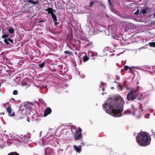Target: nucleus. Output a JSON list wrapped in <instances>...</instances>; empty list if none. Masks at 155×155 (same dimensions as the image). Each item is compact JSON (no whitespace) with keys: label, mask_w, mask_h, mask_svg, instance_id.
<instances>
[{"label":"nucleus","mask_w":155,"mask_h":155,"mask_svg":"<svg viewBox=\"0 0 155 155\" xmlns=\"http://www.w3.org/2000/svg\"><path fill=\"white\" fill-rule=\"evenodd\" d=\"M124 103L123 98L119 96L115 99L112 97L108 99L103 105V107L106 113L114 117H119L122 115L123 109L121 106Z\"/></svg>","instance_id":"f257e3e1"},{"label":"nucleus","mask_w":155,"mask_h":155,"mask_svg":"<svg viewBox=\"0 0 155 155\" xmlns=\"http://www.w3.org/2000/svg\"><path fill=\"white\" fill-rule=\"evenodd\" d=\"M138 144L141 146H146L150 143L151 138L148 134L144 132L139 133L136 137Z\"/></svg>","instance_id":"f03ea898"},{"label":"nucleus","mask_w":155,"mask_h":155,"mask_svg":"<svg viewBox=\"0 0 155 155\" xmlns=\"http://www.w3.org/2000/svg\"><path fill=\"white\" fill-rule=\"evenodd\" d=\"M136 91L131 90L130 92L128 93L127 95V98L129 101H134L136 98V96L135 93Z\"/></svg>","instance_id":"7ed1b4c3"},{"label":"nucleus","mask_w":155,"mask_h":155,"mask_svg":"<svg viewBox=\"0 0 155 155\" xmlns=\"http://www.w3.org/2000/svg\"><path fill=\"white\" fill-rule=\"evenodd\" d=\"M81 129L79 127L76 130L74 135V138L76 140H78L82 138Z\"/></svg>","instance_id":"20e7f679"},{"label":"nucleus","mask_w":155,"mask_h":155,"mask_svg":"<svg viewBox=\"0 0 155 155\" xmlns=\"http://www.w3.org/2000/svg\"><path fill=\"white\" fill-rule=\"evenodd\" d=\"M45 153L46 155L53 154L54 153V150L50 147H46L45 149Z\"/></svg>","instance_id":"39448f33"},{"label":"nucleus","mask_w":155,"mask_h":155,"mask_svg":"<svg viewBox=\"0 0 155 155\" xmlns=\"http://www.w3.org/2000/svg\"><path fill=\"white\" fill-rule=\"evenodd\" d=\"M51 109L50 107H47L46 109L45 110V111L43 115L44 117H45L48 116V115L51 114Z\"/></svg>","instance_id":"423d86ee"},{"label":"nucleus","mask_w":155,"mask_h":155,"mask_svg":"<svg viewBox=\"0 0 155 155\" xmlns=\"http://www.w3.org/2000/svg\"><path fill=\"white\" fill-rule=\"evenodd\" d=\"M6 110L8 113L10 117H14L15 116V112H13L12 114L11 113L12 112V109L11 107L9 106L7 107L6 108Z\"/></svg>","instance_id":"0eeeda50"},{"label":"nucleus","mask_w":155,"mask_h":155,"mask_svg":"<svg viewBox=\"0 0 155 155\" xmlns=\"http://www.w3.org/2000/svg\"><path fill=\"white\" fill-rule=\"evenodd\" d=\"M130 34H128L123 35L122 37V39L124 41H128L130 38Z\"/></svg>","instance_id":"6e6552de"},{"label":"nucleus","mask_w":155,"mask_h":155,"mask_svg":"<svg viewBox=\"0 0 155 155\" xmlns=\"http://www.w3.org/2000/svg\"><path fill=\"white\" fill-rule=\"evenodd\" d=\"M123 114H132L133 115H135V112H132L131 110L130 109H129L124 111Z\"/></svg>","instance_id":"1a4fd4ad"},{"label":"nucleus","mask_w":155,"mask_h":155,"mask_svg":"<svg viewBox=\"0 0 155 155\" xmlns=\"http://www.w3.org/2000/svg\"><path fill=\"white\" fill-rule=\"evenodd\" d=\"M28 2L29 3H31L34 5H36L38 4L39 2L38 0H37L36 1H34L33 0H28Z\"/></svg>","instance_id":"9d476101"},{"label":"nucleus","mask_w":155,"mask_h":155,"mask_svg":"<svg viewBox=\"0 0 155 155\" xmlns=\"http://www.w3.org/2000/svg\"><path fill=\"white\" fill-rule=\"evenodd\" d=\"M137 97V99L138 100H140L143 99L144 96L141 94H139L136 96V97Z\"/></svg>","instance_id":"9b49d317"},{"label":"nucleus","mask_w":155,"mask_h":155,"mask_svg":"<svg viewBox=\"0 0 155 155\" xmlns=\"http://www.w3.org/2000/svg\"><path fill=\"white\" fill-rule=\"evenodd\" d=\"M135 67H130L129 70L130 72L132 73L134 75V76H135V73L134 72L135 71Z\"/></svg>","instance_id":"f8f14e48"},{"label":"nucleus","mask_w":155,"mask_h":155,"mask_svg":"<svg viewBox=\"0 0 155 155\" xmlns=\"http://www.w3.org/2000/svg\"><path fill=\"white\" fill-rule=\"evenodd\" d=\"M28 83H29V82L28 81H24L21 82V84L22 86H29V84Z\"/></svg>","instance_id":"ddd939ff"},{"label":"nucleus","mask_w":155,"mask_h":155,"mask_svg":"<svg viewBox=\"0 0 155 155\" xmlns=\"http://www.w3.org/2000/svg\"><path fill=\"white\" fill-rule=\"evenodd\" d=\"M74 149L78 152L80 153L81 151V149L79 147H77L76 145L74 146Z\"/></svg>","instance_id":"4468645a"},{"label":"nucleus","mask_w":155,"mask_h":155,"mask_svg":"<svg viewBox=\"0 0 155 155\" xmlns=\"http://www.w3.org/2000/svg\"><path fill=\"white\" fill-rule=\"evenodd\" d=\"M48 12V13L51 15L52 14L54 13L53 12V9L51 8H48L46 10Z\"/></svg>","instance_id":"2eb2a0df"},{"label":"nucleus","mask_w":155,"mask_h":155,"mask_svg":"<svg viewBox=\"0 0 155 155\" xmlns=\"http://www.w3.org/2000/svg\"><path fill=\"white\" fill-rule=\"evenodd\" d=\"M83 61L84 62H85L87 61L89 59V58L88 57L87 55L84 56L83 58Z\"/></svg>","instance_id":"dca6fc26"},{"label":"nucleus","mask_w":155,"mask_h":155,"mask_svg":"<svg viewBox=\"0 0 155 155\" xmlns=\"http://www.w3.org/2000/svg\"><path fill=\"white\" fill-rule=\"evenodd\" d=\"M51 15L54 20V21H57V17L55 14L54 13H53L52 14H51Z\"/></svg>","instance_id":"f3484780"},{"label":"nucleus","mask_w":155,"mask_h":155,"mask_svg":"<svg viewBox=\"0 0 155 155\" xmlns=\"http://www.w3.org/2000/svg\"><path fill=\"white\" fill-rule=\"evenodd\" d=\"M149 45L151 47L155 48V42H150L149 43Z\"/></svg>","instance_id":"a211bd4d"},{"label":"nucleus","mask_w":155,"mask_h":155,"mask_svg":"<svg viewBox=\"0 0 155 155\" xmlns=\"http://www.w3.org/2000/svg\"><path fill=\"white\" fill-rule=\"evenodd\" d=\"M88 54L89 56H91V57H94V53L91 51H88Z\"/></svg>","instance_id":"6ab92c4d"},{"label":"nucleus","mask_w":155,"mask_h":155,"mask_svg":"<svg viewBox=\"0 0 155 155\" xmlns=\"http://www.w3.org/2000/svg\"><path fill=\"white\" fill-rule=\"evenodd\" d=\"M30 136H28L26 135H25L21 139L23 140H25L26 139H27L30 138Z\"/></svg>","instance_id":"aec40b11"},{"label":"nucleus","mask_w":155,"mask_h":155,"mask_svg":"<svg viewBox=\"0 0 155 155\" xmlns=\"http://www.w3.org/2000/svg\"><path fill=\"white\" fill-rule=\"evenodd\" d=\"M9 33L12 34L14 31V29L12 28H10L8 30Z\"/></svg>","instance_id":"412c9836"},{"label":"nucleus","mask_w":155,"mask_h":155,"mask_svg":"<svg viewBox=\"0 0 155 155\" xmlns=\"http://www.w3.org/2000/svg\"><path fill=\"white\" fill-rule=\"evenodd\" d=\"M135 4L134 3H131L129 5V7L131 8H133V6H134V7H135Z\"/></svg>","instance_id":"4be33fe9"},{"label":"nucleus","mask_w":155,"mask_h":155,"mask_svg":"<svg viewBox=\"0 0 155 155\" xmlns=\"http://www.w3.org/2000/svg\"><path fill=\"white\" fill-rule=\"evenodd\" d=\"M8 155H20L18 153L16 152H12L9 153Z\"/></svg>","instance_id":"5701e85b"},{"label":"nucleus","mask_w":155,"mask_h":155,"mask_svg":"<svg viewBox=\"0 0 155 155\" xmlns=\"http://www.w3.org/2000/svg\"><path fill=\"white\" fill-rule=\"evenodd\" d=\"M64 52L65 54H69L70 55H72L73 54L72 53L69 52L68 51H65Z\"/></svg>","instance_id":"b1692460"},{"label":"nucleus","mask_w":155,"mask_h":155,"mask_svg":"<svg viewBox=\"0 0 155 155\" xmlns=\"http://www.w3.org/2000/svg\"><path fill=\"white\" fill-rule=\"evenodd\" d=\"M44 64L45 63L44 62H43L42 63L39 64L38 66L40 68H42L44 67Z\"/></svg>","instance_id":"393cba45"},{"label":"nucleus","mask_w":155,"mask_h":155,"mask_svg":"<svg viewBox=\"0 0 155 155\" xmlns=\"http://www.w3.org/2000/svg\"><path fill=\"white\" fill-rule=\"evenodd\" d=\"M9 36V35L8 34H5L4 35H3L2 36V38H5L8 37Z\"/></svg>","instance_id":"a878e982"},{"label":"nucleus","mask_w":155,"mask_h":155,"mask_svg":"<svg viewBox=\"0 0 155 155\" xmlns=\"http://www.w3.org/2000/svg\"><path fill=\"white\" fill-rule=\"evenodd\" d=\"M62 68H63V65H59V66H58V69H60V71H61V72H62V71H63L62 70Z\"/></svg>","instance_id":"bb28decb"},{"label":"nucleus","mask_w":155,"mask_h":155,"mask_svg":"<svg viewBox=\"0 0 155 155\" xmlns=\"http://www.w3.org/2000/svg\"><path fill=\"white\" fill-rule=\"evenodd\" d=\"M130 67L127 65L125 66L124 67V68L126 71H127L128 69L130 70Z\"/></svg>","instance_id":"cd10ccee"},{"label":"nucleus","mask_w":155,"mask_h":155,"mask_svg":"<svg viewBox=\"0 0 155 155\" xmlns=\"http://www.w3.org/2000/svg\"><path fill=\"white\" fill-rule=\"evenodd\" d=\"M4 42L6 43V45H8L9 44V43L8 42V41L6 38H5L4 40Z\"/></svg>","instance_id":"c85d7f7f"},{"label":"nucleus","mask_w":155,"mask_h":155,"mask_svg":"<svg viewBox=\"0 0 155 155\" xmlns=\"http://www.w3.org/2000/svg\"><path fill=\"white\" fill-rule=\"evenodd\" d=\"M118 87L120 88V89L122 91L123 90V87L120 83H119L118 84Z\"/></svg>","instance_id":"c756f323"},{"label":"nucleus","mask_w":155,"mask_h":155,"mask_svg":"<svg viewBox=\"0 0 155 155\" xmlns=\"http://www.w3.org/2000/svg\"><path fill=\"white\" fill-rule=\"evenodd\" d=\"M18 91L17 90H14L13 92V94L14 95H17L18 94Z\"/></svg>","instance_id":"7c9ffc66"},{"label":"nucleus","mask_w":155,"mask_h":155,"mask_svg":"<svg viewBox=\"0 0 155 155\" xmlns=\"http://www.w3.org/2000/svg\"><path fill=\"white\" fill-rule=\"evenodd\" d=\"M94 3V2H90V4L89 5V7H91L92 6L93 4Z\"/></svg>","instance_id":"2f4dec72"},{"label":"nucleus","mask_w":155,"mask_h":155,"mask_svg":"<svg viewBox=\"0 0 155 155\" xmlns=\"http://www.w3.org/2000/svg\"><path fill=\"white\" fill-rule=\"evenodd\" d=\"M7 39L8 40V41H9L10 42H11V43H13V40L12 39H11L10 38H8V39Z\"/></svg>","instance_id":"473e14b6"},{"label":"nucleus","mask_w":155,"mask_h":155,"mask_svg":"<svg viewBox=\"0 0 155 155\" xmlns=\"http://www.w3.org/2000/svg\"><path fill=\"white\" fill-rule=\"evenodd\" d=\"M129 29V28H128V27H126L124 29V31H125V32H127V31H128Z\"/></svg>","instance_id":"72a5a7b5"},{"label":"nucleus","mask_w":155,"mask_h":155,"mask_svg":"<svg viewBox=\"0 0 155 155\" xmlns=\"http://www.w3.org/2000/svg\"><path fill=\"white\" fill-rule=\"evenodd\" d=\"M146 12V10H142V13L143 14H144Z\"/></svg>","instance_id":"f704fd0d"},{"label":"nucleus","mask_w":155,"mask_h":155,"mask_svg":"<svg viewBox=\"0 0 155 155\" xmlns=\"http://www.w3.org/2000/svg\"><path fill=\"white\" fill-rule=\"evenodd\" d=\"M29 119L30 118L28 117H27L26 120L28 121L29 122H30Z\"/></svg>","instance_id":"c9c22d12"},{"label":"nucleus","mask_w":155,"mask_h":155,"mask_svg":"<svg viewBox=\"0 0 155 155\" xmlns=\"http://www.w3.org/2000/svg\"><path fill=\"white\" fill-rule=\"evenodd\" d=\"M140 108H141L140 109V110L139 111V112H142V111H143V110L142 109V105L141 104L140 105Z\"/></svg>","instance_id":"e433bc0d"},{"label":"nucleus","mask_w":155,"mask_h":155,"mask_svg":"<svg viewBox=\"0 0 155 155\" xmlns=\"http://www.w3.org/2000/svg\"><path fill=\"white\" fill-rule=\"evenodd\" d=\"M45 21L44 20H41V21H39V22H44Z\"/></svg>","instance_id":"4c0bfd02"},{"label":"nucleus","mask_w":155,"mask_h":155,"mask_svg":"<svg viewBox=\"0 0 155 155\" xmlns=\"http://www.w3.org/2000/svg\"><path fill=\"white\" fill-rule=\"evenodd\" d=\"M139 11V10H137V11H136V15L138 14Z\"/></svg>","instance_id":"58836bf2"},{"label":"nucleus","mask_w":155,"mask_h":155,"mask_svg":"<svg viewBox=\"0 0 155 155\" xmlns=\"http://www.w3.org/2000/svg\"><path fill=\"white\" fill-rule=\"evenodd\" d=\"M58 23L57 22H55L54 23V25H58Z\"/></svg>","instance_id":"ea45409f"},{"label":"nucleus","mask_w":155,"mask_h":155,"mask_svg":"<svg viewBox=\"0 0 155 155\" xmlns=\"http://www.w3.org/2000/svg\"><path fill=\"white\" fill-rule=\"evenodd\" d=\"M132 107H133V110H134V106L133 105H132Z\"/></svg>","instance_id":"a19ab883"},{"label":"nucleus","mask_w":155,"mask_h":155,"mask_svg":"<svg viewBox=\"0 0 155 155\" xmlns=\"http://www.w3.org/2000/svg\"><path fill=\"white\" fill-rule=\"evenodd\" d=\"M102 91H104V88H103H103H102Z\"/></svg>","instance_id":"79ce46f5"},{"label":"nucleus","mask_w":155,"mask_h":155,"mask_svg":"<svg viewBox=\"0 0 155 155\" xmlns=\"http://www.w3.org/2000/svg\"><path fill=\"white\" fill-rule=\"evenodd\" d=\"M108 1H109V2L110 4H111V2H110V0H108Z\"/></svg>","instance_id":"37998d69"},{"label":"nucleus","mask_w":155,"mask_h":155,"mask_svg":"<svg viewBox=\"0 0 155 155\" xmlns=\"http://www.w3.org/2000/svg\"><path fill=\"white\" fill-rule=\"evenodd\" d=\"M138 87H136V90H137V88H138Z\"/></svg>","instance_id":"c03bdc74"},{"label":"nucleus","mask_w":155,"mask_h":155,"mask_svg":"<svg viewBox=\"0 0 155 155\" xmlns=\"http://www.w3.org/2000/svg\"><path fill=\"white\" fill-rule=\"evenodd\" d=\"M134 15H136V12H134Z\"/></svg>","instance_id":"a18cd8bd"},{"label":"nucleus","mask_w":155,"mask_h":155,"mask_svg":"<svg viewBox=\"0 0 155 155\" xmlns=\"http://www.w3.org/2000/svg\"><path fill=\"white\" fill-rule=\"evenodd\" d=\"M127 90H129V88H128V87H127Z\"/></svg>","instance_id":"49530a36"},{"label":"nucleus","mask_w":155,"mask_h":155,"mask_svg":"<svg viewBox=\"0 0 155 155\" xmlns=\"http://www.w3.org/2000/svg\"><path fill=\"white\" fill-rule=\"evenodd\" d=\"M153 16H154V17H155V13H154V15H153Z\"/></svg>","instance_id":"de8ad7c7"},{"label":"nucleus","mask_w":155,"mask_h":155,"mask_svg":"<svg viewBox=\"0 0 155 155\" xmlns=\"http://www.w3.org/2000/svg\"><path fill=\"white\" fill-rule=\"evenodd\" d=\"M126 82H127V81H125L124 82V83H126Z\"/></svg>","instance_id":"09e8293b"},{"label":"nucleus","mask_w":155,"mask_h":155,"mask_svg":"<svg viewBox=\"0 0 155 155\" xmlns=\"http://www.w3.org/2000/svg\"><path fill=\"white\" fill-rule=\"evenodd\" d=\"M2 114H4V113H2Z\"/></svg>","instance_id":"8fccbe9b"},{"label":"nucleus","mask_w":155,"mask_h":155,"mask_svg":"<svg viewBox=\"0 0 155 155\" xmlns=\"http://www.w3.org/2000/svg\"><path fill=\"white\" fill-rule=\"evenodd\" d=\"M1 91V89H0V92Z\"/></svg>","instance_id":"3c124183"}]
</instances>
